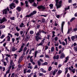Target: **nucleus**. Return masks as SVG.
I'll return each instance as SVG.
<instances>
[{"mask_svg":"<svg viewBox=\"0 0 77 77\" xmlns=\"http://www.w3.org/2000/svg\"><path fill=\"white\" fill-rule=\"evenodd\" d=\"M45 57H46V58H48V59H50V58H51V57H50V56L47 55H45Z\"/></svg>","mask_w":77,"mask_h":77,"instance_id":"obj_38","label":"nucleus"},{"mask_svg":"<svg viewBox=\"0 0 77 77\" xmlns=\"http://www.w3.org/2000/svg\"><path fill=\"white\" fill-rule=\"evenodd\" d=\"M36 11H32V12H31V14L29 15H28L26 16V17H32V16H33L35 14H36Z\"/></svg>","mask_w":77,"mask_h":77,"instance_id":"obj_2","label":"nucleus"},{"mask_svg":"<svg viewBox=\"0 0 77 77\" xmlns=\"http://www.w3.org/2000/svg\"><path fill=\"white\" fill-rule=\"evenodd\" d=\"M39 76H44V73H39Z\"/></svg>","mask_w":77,"mask_h":77,"instance_id":"obj_40","label":"nucleus"},{"mask_svg":"<svg viewBox=\"0 0 77 77\" xmlns=\"http://www.w3.org/2000/svg\"><path fill=\"white\" fill-rule=\"evenodd\" d=\"M25 3L26 4V7H29V5L28 4V2L27 1H26L25 2Z\"/></svg>","mask_w":77,"mask_h":77,"instance_id":"obj_23","label":"nucleus"},{"mask_svg":"<svg viewBox=\"0 0 77 77\" xmlns=\"http://www.w3.org/2000/svg\"><path fill=\"white\" fill-rule=\"evenodd\" d=\"M14 35L17 37H18L19 36V33L18 32H16L14 34Z\"/></svg>","mask_w":77,"mask_h":77,"instance_id":"obj_26","label":"nucleus"},{"mask_svg":"<svg viewBox=\"0 0 77 77\" xmlns=\"http://www.w3.org/2000/svg\"><path fill=\"white\" fill-rule=\"evenodd\" d=\"M17 9L19 12L21 11V8H20V7H18L17 8Z\"/></svg>","mask_w":77,"mask_h":77,"instance_id":"obj_29","label":"nucleus"},{"mask_svg":"<svg viewBox=\"0 0 77 77\" xmlns=\"http://www.w3.org/2000/svg\"><path fill=\"white\" fill-rule=\"evenodd\" d=\"M24 45H25V44L23 43L22 46L19 49V53H21V52L23 51V48H24Z\"/></svg>","mask_w":77,"mask_h":77,"instance_id":"obj_4","label":"nucleus"},{"mask_svg":"<svg viewBox=\"0 0 77 77\" xmlns=\"http://www.w3.org/2000/svg\"><path fill=\"white\" fill-rule=\"evenodd\" d=\"M49 6L50 7L51 9H53V5L51 4L49 5Z\"/></svg>","mask_w":77,"mask_h":77,"instance_id":"obj_39","label":"nucleus"},{"mask_svg":"<svg viewBox=\"0 0 77 77\" xmlns=\"http://www.w3.org/2000/svg\"><path fill=\"white\" fill-rule=\"evenodd\" d=\"M40 45H42L41 44V43H39V44H37L36 45V46L38 47V46H39Z\"/></svg>","mask_w":77,"mask_h":77,"instance_id":"obj_57","label":"nucleus"},{"mask_svg":"<svg viewBox=\"0 0 77 77\" xmlns=\"http://www.w3.org/2000/svg\"><path fill=\"white\" fill-rule=\"evenodd\" d=\"M65 57V54L63 53H62L61 55V56H60V59H63V58H64Z\"/></svg>","mask_w":77,"mask_h":77,"instance_id":"obj_14","label":"nucleus"},{"mask_svg":"<svg viewBox=\"0 0 77 77\" xmlns=\"http://www.w3.org/2000/svg\"><path fill=\"white\" fill-rule=\"evenodd\" d=\"M4 28H5V26L1 25L0 26V29H4Z\"/></svg>","mask_w":77,"mask_h":77,"instance_id":"obj_24","label":"nucleus"},{"mask_svg":"<svg viewBox=\"0 0 77 77\" xmlns=\"http://www.w3.org/2000/svg\"><path fill=\"white\" fill-rule=\"evenodd\" d=\"M54 50V48L53 47H51V52H53Z\"/></svg>","mask_w":77,"mask_h":77,"instance_id":"obj_27","label":"nucleus"},{"mask_svg":"<svg viewBox=\"0 0 77 77\" xmlns=\"http://www.w3.org/2000/svg\"><path fill=\"white\" fill-rule=\"evenodd\" d=\"M75 69H72L71 70V72H73V73H75Z\"/></svg>","mask_w":77,"mask_h":77,"instance_id":"obj_31","label":"nucleus"},{"mask_svg":"<svg viewBox=\"0 0 77 77\" xmlns=\"http://www.w3.org/2000/svg\"><path fill=\"white\" fill-rule=\"evenodd\" d=\"M27 47H25L23 50V51L24 52H26V50H27Z\"/></svg>","mask_w":77,"mask_h":77,"instance_id":"obj_45","label":"nucleus"},{"mask_svg":"<svg viewBox=\"0 0 77 77\" xmlns=\"http://www.w3.org/2000/svg\"><path fill=\"white\" fill-rule=\"evenodd\" d=\"M48 65V63L45 62L42 64V65H43V66H44L45 65Z\"/></svg>","mask_w":77,"mask_h":77,"instance_id":"obj_30","label":"nucleus"},{"mask_svg":"<svg viewBox=\"0 0 77 77\" xmlns=\"http://www.w3.org/2000/svg\"><path fill=\"white\" fill-rule=\"evenodd\" d=\"M30 36L28 35H27L26 36V38H25V40L26 41H28L29 39H30Z\"/></svg>","mask_w":77,"mask_h":77,"instance_id":"obj_12","label":"nucleus"},{"mask_svg":"<svg viewBox=\"0 0 77 77\" xmlns=\"http://www.w3.org/2000/svg\"><path fill=\"white\" fill-rule=\"evenodd\" d=\"M20 69H21V66H18L17 68L18 71H19L20 70Z\"/></svg>","mask_w":77,"mask_h":77,"instance_id":"obj_35","label":"nucleus"},{"mask_svg":"<svg viewBox=\"0 0 77 77\" xmlns=\"http://www.w3.org/2000/svg\"><path fill=\"white\" fill-rule=\"evenodd\" d=\"M16 28L17 31H19L20 30V28H18V26H16Z\"/></svg>","mask_w":77,"mask_h":77,"instance_id":"obj_41","label":"nucleus"},{"mask_svg":"<svg viewBox=\"0 0 77 77\" xmlns=\"http://www.w3.org/2000/svg\"><path fill=\"white\" fill-rule=\"evenodd\" d=\"M68 68H66L65 69V74H66V73L68 72Z\"/></svg>","mask_w":77,"mask_h":77,"instance_id":"obj_25","label":"nucleus"},{"mask_svg":"<svg viewBox=\"0 0 77 77\" xmlns=\"http://www.w3.org/2000/svg\"><path fill=\"white\" fill-rule=\"evenodd\" d=\"M46 39L45 38H44L41 41V42L40 43L41 44V45H42L45 42V40Z\"/></svg>","mask_w":77,"mask_h":77,"instance_id":"obj_17","label":"nucleus"},{"mask_svg":"<svg viewBox=\"0 0 77 77\" xmlns=\"http://www.w3.org/2000/svg\"><path fill=\"white\" fill-rule=\"evenodd\" d=\"M52 34H53V35L52 36V38H54V36H55V35H54V34H55V32L54 31H53L52 32Z\"/></svg>","mask_w":77,"mask_h":77,"instance_id":"obj_28","label":"nucleus"},{"mask_svg":"<svg viewBox=\"0 0 77 77\" xmlns=\"http://www.w3.org/2000/svg\"><path fill=\"white\" fill-rule=\"evenodd\" d=\"M37 63L38 66H41V62L39 61H38Z\"/></svg>","mask_w":77,"mask_h":77,"instance_id":"obj_36","label":"nucleus"},{"mask_svg":"<svg viewBox=\"0 0 77 77\" xmlns=\"http://www.w3.org/2000/svg\"><path fill=\"white\" fill-rule=\"evenodd\" d=\"M20 40H21V37L19 36V37L16 38V44H17L18 43H19Z\"/></svg>","mask_w":77,"mask_h":77,"instance_id":"obj_8","label":"nucleus"},{"mask_svg":"<svg viewBox=\"0 0 77 77\" xmlns=\"http://www.w3.org/2000/svg\"><path fill=\"white\" fill-rule=\"evenodd\" d=\"M10 19H11V20H15V17H11L10 18Z\"/></svg>","mask_w":77,"mask_h":77,"instance_id":"obj_50","label":"nucleus"},{"mask_svg":"<svg viewBox=\"0 0 77 77\" xmlns=\"http://www.w3.org/2000/svg\"><path fill=\"white\" fill-rule=\"evenodd\" d=\"M41 17H47V15H40Z\"/></svg>","mask_w":77,"mask_h":77,"instance_id":"obj_53","label":"nucleus"},{"mask_svg":"<svg viewBox=\"0 0 77 77\" xmlns=\"http://www.w3.org/2000/svg\"><path fill=\"white\" fill-rule=\"evenodd\" d=\"M75 19V17H73L70 20V22H72V21H73V20H74Z\"/></svg>","mask_w":77,"mask_h":77,"instance_id":"obj_42","label":"nucleus"},{"mask_svg":"<svg viewBox=\"0 0 77 77\" xmlns=\"http://www.w3.org/2000/svg\"><path fill=\"white\" fill-rule=\"evenodd\" d=\"M28 65L29 66H28V68L29 69H32V68H33L32 67V66H30L31 65V63H29L28 64Z\"/></svg>","mask_w":77,"mask_h":77,"instance_id":"obj_15","label":"nucleus"},{"mask_svg":"<svg viewBox=\"0 0 77 77\" xmlns=\"http://www.w3.org/2000/svg\"><path fill=\"white\" fill-rule=\"evenodd\" d=\"M74 50L76 51H77V46H75L74 48Z\"/></svg>","mask_w":77,"mask_h":77,"instance_id":"obj_43","label":"nucleus"},{"mask_svg":"<svg viewBox=\"0 0 77 77\" xmlns=\"http://www.w3.org/2000/svg\"><path fill=\"white\" fill-rule=\"evenodd\" d=\"M62 72V71L61 70H59L57 72V75H60L61 73Z\"/></svg>","mask_w":77,"mask_h":77,"instance_id":"obj_22","label":"nucleus"},{"mask_svg":"<svg viewBox=\"0 0 77 77\" xmlns=\"http://www.w3.org/2000/svg\"><path fill=\"white\" fill-rule=\"evenodd\" d=\"M17 49H15V48L13 47L12 49V51H15L16 50H17Z\"/></svg>","mask_w":77,"mask_h":77,"instance_id":"obj_33","label":"nucleus"},{"mask_svg":"<svg viewBox=\"0 0 77 77\" xmlns=\"http://www.w3.org/2000/svg\"><path fill=\"white\" fill-rule=\"evenodd\" d=\"M52 69V67H51V66H49L48 68L49 71H51V70Z\"/></svg>","mask_w":77,"mask_h":77,"instance_id":"obj_46","label":"nucleus"},{"mask_svg":"<svg viewBox=\"0 0 77 77\" xmlns=\"http://www.w3.org/2000/svg\"><path fill=\"white\" fill-rule=\"evenodd\" d=\"M59 0H55V2H56V6H57V8H60L62 4V1H61L59 2Z\"/></svg>","mask_w":77,"mask_h":77,"instance_id":"obj_1","label":"nucleus"},{"mask_svg":"<svg viewBox=\"0 0 77 77\" xmlns=\"http://www.w3.org/2000/svg\"><path fill=\"white\" fill-rule=\"evenodd\" d=\"M45 19H42V23H45Z\"/></svg>","mask_w":77,"mask_h":77,"instance_id":"obj_52","label":"nucleus"},{"mask_svg":"<svg viewBox=\"0 0 77 77\" xmlns=\"http://www.w3.org/2000/svg\"><path fill=\"white\" fill-rule=\"evenodd\" d=\"M11 65H10V68H11V67L12 68V69L14 68V63L13 62H12V61H11V63H10Z\"/></svg>","mask_w":77,"mask_h":77,"instance_id":"obj_7","label":"nucleus"},{"mask_svg":"<svg viewBox=\"0 0 77 77\" xmlns=\"http://www.w3.org/2000/svg\"><path fill=\"white\" fill-rule=\"evenodd\" d=\"M54 40L55 41H57L58 40V38L57 37H54Z\"/></svg>","mask_w":77,"mask_h":77,"instance_id":"obj_47","label":"nucleus"},{"mask_svg":"<svg viewBox=\"0 0 77 77\" xmlns=\"http://www.w3.org/2000/svg\"><path fill=\"white\" fill-rule=\"evenodd\" d=\"M33 75V73H31L30 74H29V75L28 76V77H31V75Z\"/></svg>","mask_w":77,"mask_h":77,"instance_id":"obj_62","label":"nucleus"},{"mask_svg":"<svg viewBox=\"0 0 77 77\" xmlns=\"http://www.w3.org/2000/svg\"><path fill=\"white\" fill-rule=\"evenodd\" d=\"M5 56H7V57H11V55L9 54H6V55H5Z\"/></svg>","mask_w":77,"mask_h":77,"instance_id":"obj_56","label":"nucleus"},{"mask_svg":"<svg viewBox=\"0 0 77 77\" xmlns=\"http://www.w3.org/2000/svg\"><path fill=\"white\" fill-rule=\"evenodd\" d=\"M41 51L40 50H38V51H36L35 52L34 57H36V56L37 55V54H38V53H40L41 52V51Z\"/></svg>","mask_w":77,"mask_h":77,"instance_id":"obj_10","label":"nucleus"},{"mask_svg":"<svg viewBox=\"0 0 77 77\" xmlns=\"http://www.w3.org/2000/svg\"><path fill=\"white\" fill-rule=\"evenodd\" d=\"M10 72V70H8L6 72V74H8Z\"/></svg>","mask_w":77,"mask_h":77,"instance_id":"obj_54","label":"nucleus"},{"mask_svg":"<svg viewBox=\"0 0 77 77\" xmlns=\"http://www.w3.org/2000/svg\"><path fill=\"white\" fill-rule=\"evenodd\" d=\"M2 69L3 71H5V67H3Z\"/></svg>","mask_w":77,"mask_h":77,"instance_id":"obj_63","label":"nucleus"},{"mask_svg":"<svg viewBox=\"0 0 77 77\" xmlns=\"http://www.w3.org/2000/svg\"><path fill=\"white\" fill-rule=\"evenodd\" d=\"M62 44L63 45H64V46H65V42L63 41L62 42Z\"/></svg>","mask_w":77,"mask_h":77,"instance_id":"obj_59","label":"nucleus"},{"mask_svg":"<svg viewBox=\"0 0 77 77\" xmlns=\"http://www.w3.org/2000/svg\"><path fill=\"white\" fill-rule=\"evenodd\" d=\"M59 55H57L56 56H54L53 57V59L54 60H55V59H57H57H59Z\"/></svg>","mask_w":77,"mask_h":77,"instance_id":"obj_13","label":"nucleus"},{"mask_svg":"<svg viewBox=\"0 0 77 77\" xmlns=\"http://www.w3.org/2000/svg\"><path fill=\"white\" fill-rule=\"evenodd\" d=\"M5 59L6 60L7 62H8V60H9V58H8V57H6L5 58Z\"/></svg>","mask_w":77,"mask_h":77,"instance_id":"obj_58","label":"nucleus"},{"mask_svg":"<svg viewBox=\"0 0 77 77\" xmlns=\"http://www.w3.org/2000/svg\"><path fill=\"white\" fill-rule=\"evenodd\" d=\"M7 41H10V36H7Z\"/></svg>","mask_w":77,"mask_h":77,"instance_id":"obj_44","label":"nucleus"},{"mask_svg":"<svg viewBox=\"0 0 77 77\" xmlns=\"http://www.w3.org/2000/svg\"><path fill=\"white\" fill-rule=\"evenodd\" d=\"M26 27V25L24 24V23H21L20 25V27L21 28L22 27L25 28Z\"/></svg>","mask_w":77,"mask_h":77,"instance_id":"obj_11","label":"nucleus"},{"mask_svg":"<svg viewBox=\"0 0 77 77\" xmlns=\"http://www.w3.org/2000/svg\"><path fill=\"white\" fill-rule=\"evenodd\" d=\"M40 36V37H42V36H41V34L39 33V32H37L35 34V36Z\"/></svg>","mask_w":77,"mask_h":77,"instance_id":"obj_19","label":"nucleus"},{"mask_svg":"<svg viewBox=\"0 0 77 77\" xmlns=\"http://www.w3.org/2000/svg\"><path fill=\"white\" fill-rule=\"evenodd\" d=\"M71 38L72 41H74V39H75V37H74V36L72 37H71Z\"/></svg>","mask_w":77,"mask_h":77,"instance_id":"obj_49","label":"nucleus"},{"mask_svg":"<svg viewBox=\"0 0 77 77\" xmlns=\"http://www.w3.org/2000/svg\"><path fill=\"white\" fill-rule=\"evenodd\" d=\"M34 33V32L33 31L31 30L29 31V33L31 35H32V34H33Z\"/></svg>","mask_w":77,"mask_h":77,"instance_id":"obj_34","label":"nucleus"},{"mask_svg":"<svg viewBox=\"0 0 77 77\" xmlns=\"http://www.w3.org/2000/svg\"><path fill=\"white\" fill-rule=\"evenodd\" d=\"M69 60V57L67 56L65 58V60L64 61V63H66L68 62V60Z\"/></svg>","mask_w":77,"mask_h":77,"instance_id":"obj_18","label":"nucleus"},{"mask_svg":"<svg viewBox=\"0 0 77 77\" xmlns=\"http://www.w3.org/2000/svg\"><path fill=\"white\" fill-rule=\"evenodd\" d=\"M27 69H25L23 70V73L24 74H26V72H27Z\"/></svg>","mask_w":77,"mask_h":77,"instance_id":"obj_48","label":"nucleus"},{"mask_svg":"<svg viewBox=\"0 0 77 77\" xmlns=\"http://www.w3.org/2000/svg\"><path fill=\"white\" fill-rule=\"evenodd\" d=\"M37 8L38 9H42L43 10H44L45 9V8L42 6H39L37 7Z\"/></svg>","mask_w":77,"mask_h":77,"instance_id":"obj_9","label":"nucleus"},{"mask_svg":"<svg viewBox=\"0 0 77 77\" xmlns=\"http://www.w3.org/2000/svg\"><path fill=\"white\" fill-rule=\"evenodd\" d=\"M35 37L36 41H39V36H35Z\"/></svg>","mask_w":77,"mask_h":77,"instance_id":"obj_21","label":"nucleus"},{"mask_svg":"<svg viewBox=\"0 0 77 77\" xmlns=\"http://www.w3.org/2000/svg\"><path fill=\"white\" fill-rule=\"evenodd\" d=\"M45 50H47L48 48V47L47 46H45Z\"/></svg>","mask_w":77,"mask_h":77,"instance_id":"obj_55","label":"nucleus"},{"mask_svg":"<svg viewBox=\"0 0 77 77\" xmlns=\"http://www.w3.org/2000/svg\"><path fill=\"white\" fill-rule=\"evenodd\" d=\"M37 68H38V66L37 65H35L34 69H36Z\"/></svg>","mask_w":77,"mask_h":77,"instance_id":"obj_60","label":"nucleus"},{"mask_svg":"<svg viewBox=\"0 0 77 77\" xmlns=\"http://www.w3.org/2000/svg\"><path fill=\"white\" fill-rule=\"evenodd\" d=\"M57 72V69H55L53 73V75H54L56 74V73Z\"/></svg>","mask_w":77,"mask_h":77,"instance_id":"obj_20","label":"nucleus"},{"mask_svg":"<svg viewBox=\"0 0 77 77\" xmlns=\"http://www.w3.org/2000/svg\"><path fill=\"white\" fill-rule=\"evenodd\" d=\"M65 23V22H63L62 24V26H61V30L62 33H63V26L64 25V24Z\"/></svg>","mask_w":77,"mask_h":77,"instance_id":"obj_16","label":"nucleus"},{"mask_svg":"<svg viewBox=\"0 0 77 77\" xmlns=\"http://www.w3.org/2000/svg\"><path fill=\"white\" fill-rule=\"evenodd\" d=\"M8 11H9V9L8 7L2 11L3 15H8Z\"/></svg>","mask_w":77,"mask_h":77,"instance_id":"obj_3","label":"nucleus"},{"mask_svg":"<svg viewBox=\"0 0 77 77\" xmlns=\"http://www.w3.org/2000/svg\"><path fill=\"white\" fill-rule=\"evenodd\" d=\"M33 77H37V75H36V73H34V74L33 75Z\"/></svg>","mask_w":77,"mask_h":77,"instance_id":"obj_61","label":"nucleus"},{"mask_svg":"<svg viewBox=\"0 0 77 77\" xmlns=\"http://www.w3.org/2000/svg\"><path fill=\"white\" fill-rule=\"evenodd\" d=\"M29 2L30 3H32V2H34V0H28Z\"/></svg>","mask_w":77,"mask_h":77,"instance_id":"obj_51","label":"nucleus"},{"mask_svg":"<svg viewBox=\"0 0 77 77\" xmlns=\"http://www.w3.org/2000/svg\"><path fill=\"white\" fill-rule=\"evenodd\" d=\"M14 55L15 56L14 57L15 59H17V55L16 54H14Z\"/></svg>","mask_w":77,"mask_h":77,"instance_id":"obj_64","label":"nucleus"},{"mask_svg":"<svg viewBox=\"0 0 77 77\" xmlns=\"http://www.w3.org/2000/svg\"><path fill=\"white\" fill-rule=\"evenodd\" d=\"M69 9V6H68L67 8H65V11H66V10H68Z\"/></svg>","mask_w":77,"mask_h":77,"instance_id":"obj_32","label":"nucleus"},{"mask_svg":"<svg viewBox=\"0 0 77 77\" xmlns=\"http://www.w3.org/2000/svg\"><path fill=\"white\" fill-rule=\"evenodd\" d=\"M15 4L14 3H12L10 5V9H13V8H15ZM12 7H13V8H12Z\"/></svg>","mask_w":77,"mask_h":77,"instance_id":"obj_6","label":"nucleus"},{"mask_svg":"<svg viewBox=\"0 0 77 77\" xmlns=\"http://www.w3.org/2000/svg\"><path fill=\"white\" fill-rule=\"evenodd\" d=\"M7 21V20L6 19V18L5 17H3L2 19H0V24H2L3 23L5 22V21Z\"/></svg>","mask_w":77,"mask_h":77,"instance_id":"obj_5","label":"nucleus"},{"mask_svg":"<svg viewBox=\"0 0 77 77\" xmlns=\"http://www.w3.org/2000/svg\"><path fill=\"white\" fill-rule=\"evenodd\" d=\"M2 62H3L4 65V66H6V65H7V63H6V62L5 61H2Z\"/></svg>","mask_w":77,"mask_h":77,"instance_id":"obj_37","label":"nucleus"}]
</instances>
